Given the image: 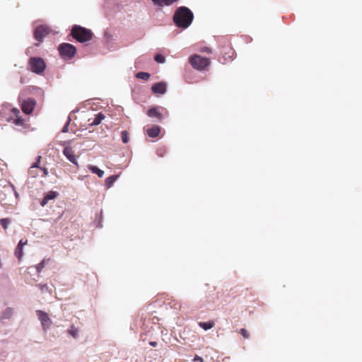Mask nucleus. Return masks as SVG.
I'll list each match as a JSON object with an SVG mask.
<instances>
[{
    "label": "nucleus",
    "mask_w": 362,
    "mask_h": 362,
    "mask_svg": "<svg viewBox=\"0 0 362 362\" xmlns=\"http://www.w3.org/2000/svg\"><path fill=\"white\" fill-rule=\"evenodd\" d=\"M200 51L202 52H207V53H211V48L208 47H202L200 49Z\"/></svg>",
    "instance_id": "nucleus-33"
},
{
    "label": "nucleus",
    "mask_w": 362,
    "mask_h": 362,
    "mask_svg": "<svg viewBox=\"0 0 362 362\" xmlns=\"http://www.w3.org/2000/svg\"><path fill=\"white\" fill-rule=\"evenodd\" d=\"M37 287L42 291V292H45V291H48L49 290V288L47 286V284H44V285H42V284H38L37 285Z\"/></svg>",
    "instance_id": "nucleus-32"
},
{
    "label": "nucleus",
    "mask_w": 362,
    "mask_h": 362,
    "mask_svg": "<svg viewBox=\"0 0 362 362\" xmlns=\"http://www.w3.org/2000/svg\"><path fill=\"white\" fill-rule=\"evenodd\" d=\"M240 333L241 334V335L245 338V339H248L250 337V333L248 332V331L245 329V328H242L240 329Z\"/></svg>",
    "instance_id": "nucleus-30"
},
{
    "label": "nucleus",
    "mask_w": 362,
    "mask_h": 362,
    "mask_svg": "<svg viewBox=\"0 0 362 362\" xmlns=\"http://www.w3.org/2000/svg\"><path fill=\"white\" fill-rule=\"evenodd\" d=\"M49 259H47V260L43 259L41 262H40L38 264H37L35 266V268L38 273H40L42 270V269L45 267L46 261H49Z\"/></svg>",
    "instance_id": "nucleus-26"
},
{
    "label": "nucleus",
    "mask_w": 362,
    "mask_h": 362,
    "mask_svg": "<svg viewBox=\"0 0 362 362\" xmlns=\"http://www.w3.org/2000/svg\"><path fill=\"white\" fill-rule=\"evenodd\" d=\"M38 319L40 320L42 326L44 329H49L52 321L49 318L48 314L42 310H37L36 311Z\"/></svg>",
    "instance_id": "nucleus-6"
},
{
    "label": "nucleus",
    "mask_w": 362,
    "mask_h": 362,
    "mask_svg": "<svg viewBox=\"0 0 362 362\" xmlns=\"http://www.w3.org/2000/svg\"><path fill=\"white\" fill-rule=\"evenodd\" d=\"M89 169L91 170V172H92L93 173H95V174L98 175V176L99 177H103V175H104V171H103V170H100V169H99V168H98V167H96V166L90 165V166L89 167Z\"/></svg>",
    "instance_id": "nucleus-21"
},
{
    "label": "nucleus",
    "mask_w": 362,
    "mask_h": 362,
    "mask_svg": "<svg viewBox=\"0 0 362 362\" xmlns=\"http://www.w3.org/2000/svg\"><path fill=\"white\" fill-rule=\"evenodd\" d=\"M13 314V309L8 308L3 313L4 318H9Z\"/></svg>",
    "instance_id": "nucleus-29"
},
{
    "label": "nucleus",
    "mask_w": 362,
    "mask_h": 362,
    "mask_svg": "<svg viewBox=\"0 0 362 362\" xmlns=\"http://www.w3.org/2000/svg\"><path fill=\"white\" fill-rule=\"evenodd\" d=\"M69 121L66 124V125L62 129V132H66L68 130V125H69Z\"/></svg>",
    "instance_id": "nucleus-36"
},
{
    "label": "nucleus",
    "mask_w": 362,
    "mask_h": 362,
    "mask_svg": "<svg viewBox=\"0 0 362 362\" xmlns=\"http://www.w3.org/2000/svg\"><path fill=\"white\" fill-rule=\"evenodd\" d=\"M105 119V115L102 112H99L93 119H88L90 126H96L101 123L102 120Z\"/></svg>",
    "instance_id": "nucleus-14"
},
{
    "label": "nucleus",
    "mask_w": 362,
    "mask_h": 362,
    "mask_svg": "<svg viewBox=\"0 0 362 362\" xmlns=\"http://www.w3.org/2000/svg\"><path fill=\"white\" fill-rule=\"evenodd\" d=\"M10 219L8 218H1L0 220V224L4 229H7L8 224L10 223Z\"/></svg>",
    "instance_id": "nucleus-27"
},
{
    "label": "nucleus",
    "mask_w": 362,
    "mask_h": 362,
    "mask_svg": "<svg viewBox=\"0 0 362 362\" xmlns=\"http://www.w3.org/2000/svg\"><path fill=\"white\" fill-rule=\"evenodd\" d=\"M35 105L36 101L33 98H28L21 103V110L24 113L30 115L33 112Z\"/></svg>",
    "instance_id": "nucleus-7"
},
{
    "label": "nucleus",
    "mask_w": 362,
    "mask_h": 362,
    "mask_svg": "<svg viewBox=\"0 0 362 362\" xmlns=\"http://www.w3.org/2000/svg\"><path fill=\"white\" fill-rule=\"evenodd\" d=\"M121 136H122V140L123 143L127 144L129 142V133L127 132V131H126V130L122 131L121 133Z\"/></svg>",
    "instance_id": "nucleus-23"
},
{
    "label": "nucleus",
    "mask_w": 362,
    "mask_h": 362,
    "mask_svg": "<svg viewBox=\"0 0 362 362\" xmlns=\"http://www.w3.org/2000/svg\"><path fill=\"white\" fill-rule=\"evenodd\" d=\"M194 15L185 6L179 7L175 12L173 21L177 26L182 28H188L192 22Z\"/></svg>",
    "instance_id": "nucleus-1"
},
{
    "label": "nucleus",
    "mask_w": 362,
    "mask_h": 362,
    "mask_svg": "<svg viewBox=\"0 0 362 362\" xmlns=\"http://www.w3.org/2000/svg\"><path fill=\"white\" fill-rule=\"evenodd\" d=\"M178 0H152V1L160 6H170L174 4L175 2H177Z\"/></svg>",
    "instance_id": "nucleus-17"
},
{
    "label": "nucleus",
    "mask_w": 362,
    "mask_h": 362,
    "mask_svg": "<svg viewBox=\"0 0 362 362\" xmlns=\"http://www.w3.org/2000/svg\"><path fill=\"white\" fill-rule=\"evenodd\" d=\"M24 81H23V78H21V83H23Z\"/></svg>",
    "instance_id": "nucleus-38"
},
{
    "label": "nucleus",
    "mask_w": 362,
    "mask_h": 362,
    "mask_svg": "<svg viewBox=\"0 0 362 362\" xmlns=\"http://www.w3.org/2000/svg\"><path fill=\"white\" fill-rule=\"evenodd\" d=\"M189 62L192 66L198 71H203L210 65V60L209 58L203 57L198 54L192 55Z\"/></svg>",
    "instance_id": "nucleus-4"
},
{
    "label": "nucleus",
    "mask_w": 362,
    "mask_h": 362,
    "mask_svg": "<svg viewBox=\"0 0 362 362\" xmlns=\"http://www.w3.org/2000/svg\"><path fill=\"white\" fill-rule=\"evenodd\" d=\"M63 153L70 162L73 164L78 165L74 151L71 147H65L64 148Z\"/></svg>",
    "instance_id": "nucleus-11"
},
{
    "label": "nucleus",
    "mask_w": 362,
    "mask_h": 362,
    "mask_svg": "<svg viewBox=\"0 0 362 362\" xmlns=\"http://www.w3.org/2000/svg\"><path fill=\"white\" fill-rule=\"evenodd\" d=\"M58 192L55 191H49L48 193H47L42 202H40V204L42 206H45L49 200L54 199L58 196Z\"/></svg>",
    "instance_id": "nucleus-13"
},
{
    "label": "nucleus",
    "mask_w": 362,
    "mask_h": 362,
    "mask_svg": "<svg viewBox=\"0 0 362 362\" xmlns=\"http://www.w3.org/2000/svg\"><path fill=\"white\" fill-rule=\"evenodd\" d=\"M198 325L200 327H202L204 330H208L209 329H211L215 325V324L213 321H209V322H199Z\"/></svg>",
    "instance_id": "nucleus-20"
},
{
    "label": "nucleus",
    "mask_w": 362,
    "mask_h": 362,
    "mask_svg": "<svg viewBox=\"0 0 362 362\" xmlns=\"http://www.w3.org/2000/svg\"><path fill=\"white\" fill-rule=\"evenodd\" d=\"M42 159L41 156H38L36 161L30 167L28 170V175L31 177H37L40 176V163Z\"/></svg>",
    "instance_id": "nucleus-8"
},
{
    "label": "nucleus",
    "mask_w": 362,
    "mask_h": 362,
    "mask_svg": "<svg viewBox=\"0 0 362 362\" xmlns=\"http://www.w3.org/2000/svg\"><path fill=\"white\" fill-rule=\"evenodd\" d=\"M69 334H70L74 338H76L78 337V329L74 327L71 326L70 329L68 330Z\"/></svg>",
    "instance_id": "nucleus-25"
},
{
    "label": "nucleus",
    "mask_w": 362,
    "mask_h": 362,
    "mask_svg": "<svg viewBox=\"0 0 362 362\" xmlns=\"http://www.w3.org/2000/svg\"><path fill=\"white\" fill-rule=\"evenodd\" d=\"M71 34L74 39L81 43L90 41L93 35L90 30L78 25L72 27Z\"/></svg>",
    "instance_id": "nucleus-2"
},
{
    "label": "nucleus",
    "mask_w": 362,
    "mask_h": 362,
    "mask_svg": "<svg viewBox=\"0 0 362 362\" xmlns=\"http://www.w3.org/2000/svg\"><path fill=\"white\" fill-rule=\"evenodd\" d=\"M46 66L45 60L41 57H33L28 60V69L35 74H42Z\"/></svg>",
    "instance_id": "nucleus-3"
},
{
    "label": "nucleus",
    "mask_w": 362,
    "mask_h": 362,
    "mask_svg": "<svg viewBox=\"0 0 362 362\" xmlns=\"http://www.w3.org/2000/svg\"><path fill=\"white\" fill-rule=\"evenodd\" d=\"M151 90L156 94H164L166 92V83L165 82L156 83L152 86Z\"/></svg>",
    "instance_id": "nucleus-12"
},
{
    "label": "nucleus",
    "mask_w": 362,
    "mask_h": 362,
    "mask_svg": "<svg viewBox=\"0 0 362 362\" xmlns=\"http://www.w3.org/2000/svg\"><path fill=\"white\" fill-rule=\"evenodd\" d=\"M58 50L60 56L64 59H72L76 53V47L69 43L61 44L59 46Z\"/></svg>",
    "instance_id": "nucleus-5"
},
{
    "label": "nucleus",
    "mask_w": 362,
    "mask_h": 362,
    "mask_svg": "<svg viewBox=\"0 0 362 362\" xmlns=\"http://www.w3.org/2000/svg\"><path fill=\"white\" fill-rule=\"evenodd\" d=\"M150 345L153 346V347H156L157 346V342L156 341H150Z\"/></svg>",
    "instance_id": "nucleus-37"
},
{
    "label": "nucleus",
    "mask_w": 362,
    "mask_h": 362,
    "mask_svg": "<svg viewBox=\"0 0 362 362\" xmlns=\"http://www.w3.org/2000/svg\"><path fill=\"white\" fill-rule=\"evenodd\" d=\"M221 53L226 61L228 59H232L235 55L234 49L229 45L223 46L221 47Z\"/></svg>",
    "instance_id": "nucleus-10"
},
{
    "label": "nucleus",
    "mask_w": 362,
    "mask_h": 362,
    "mask_svg": "<svg viewBox=\"0 0 362 362\" xmlns=\"http://www.w3.org/2000/svg\"><path fill=\"white\" fill-rule=\"evenodd\" d=\"M16 257L21 260L23 256V247L17 246L15 250Z\"/></svg>",
    "instance_id": "nucleus-24"
},
{
    "label": "nucleus",
    "mask_w": 362,
    "mask_h": 362,
    "mask_svg": "<svg viewBox=\"0 0 362 362\" xmlns=\"http://www.w3.org/2000/svg\"><path fill=\"white\" fill-rule=\"evenodd\" d=\"M49 33V28L45 25L37 26L34 32V37L37 41H42L43 38Z\"/></svg>",
    "instance_id": "nucleus-9"
},
{
    "label": "nucleus",
    "mask_w": 362,
    "mask_h": 362,
    "mask_svg": "<svg viewBox=\"0 0 362 362\" xmlns=\"http://www.w3.org/2000/svg\"><path fill=\"white\" fill-rule=\"evenodd\" d=\"M160 132V128L158 126H153L146 129V134L151 138H155L159 135Z\"/></svg>",
    "instance_id": "nucleus-16"
},
{
    "label": "nucleus",
    "mask_w": 362,
    "mask_h": 362,
    "mask_svg": "<svg viewBox=\"0 0 362 362\" xmlns=\"http://www.w3.org/2000/svg\"><path fill=\"white\" fill-rule=\"evenodd\" d=\"M40 171L42 173L41 175L40 174V176L44 177H46L48 175V169L46 168L40 167Z\"/></svg>",
    "instance_id": "nucleus-31"
},
{
    "label": "nucleus",
    "mask_w": 362,
    "mask_h": 362,
    "mask_svg": "<svg viewBox=\"0 0 362 362\" xmlns=\"http://www.w3.org/2000/svg\"><path fill=\"white\" fill-rule=\"evenodd\" d=\"M194 362H203V359L200 356H196L194 358Z\"/></svg>",
    "instance_id": "nucleus-35"
},
{
    "label": "nucleus",
    "mask_w": 362,
    "mask_h": 362,
    "mask_svg": "<svg viewBox=\"0 0 362 362\" xmlns=\"http://www.w3.org/2000/svg\"><path fill=\"white\" fill-rule=\"evenodd\" d=\"M12 112L14 114L16 117V118L13 119V123L18 126H23L25 124V121L19 116L20 110L17 108H13Z\"/></svg>",
    "instance_id": "nucleus-15"
},
{
    "label": "nucleus",
    "mask_w": 362,
    "mask_h": 362,
    "mask_svg": "<svg viewBox=\"0 0 362 362\" xmlns=\"http://www.w3.org/2000/svg\"><path fill=\"white\" fill-rule=\"evenodd\" d=\"M118 175H114L106 178L105 185L107 188H110L113 183L117 180Z\"/></svg>",
    "instance_id": "nucleus-19"
},
{
    "label": "nucleus",
    "mask_w": 362,
    "mask_h": 362,
    "mask_svg": "<svg viewBox=\"0 0 362 362\" xmlns=\"http://www.w3.org/2000/svg\"><path fill=\"white\" fill-rule=\"evenodd\" d=\"M136 77L137 78L143 79L144 81H147L150 78V74L147 72H139L136 74Z\"/></svg>",
    "instance_id": "nucleus-22"
},
{
    "label": "nucleus",
    "mask_w": 362,
    "mask_h": 362,
    "mask_svg": "<svg viewBox=\"0 0 362 362\" xmlns=\"http://www.w3.org/2000/svg\"><path fill=\"white\" fill-rule=\"evenodd\" d=\"M26 244H27V240L23 241V240H21L17 246L23 247Z\"/></svg>",
    "instance_id": "nucleus-34"
},
{
    "label": "nucleus",
    "mask_w": 362,
    "mask_h": 362,
    "mask_svg": "<svg viewBox=\"0 0 362 362\" xmlns=\"http://www.w3.org/2000/svg\"><path fill=\"white\" fill-rule=\"evenodd\" d=\"M155 60L158 63H164L165 62V58L162 54H156L154 57Z\"/></svg>",
    "instance_id": "nucleus-28"
},
{
    "label": "nucleus",
    "mask_w": 362,
    "mask_h": 362,
    "mask_svg": "<svg viewBox=\"0 0 362 362\" xmlns=\"http://www.w3.org/2000/svg\"><path fill=\"white\" fill-rule=\"evenodd\" d=\"M147 115L151 117H157L159 119H161L162 115L158 111L157 107H151L150 108L148 112Z\"/></svg>",
    "instance_id": "nucleus-18"
}]
</instances>
